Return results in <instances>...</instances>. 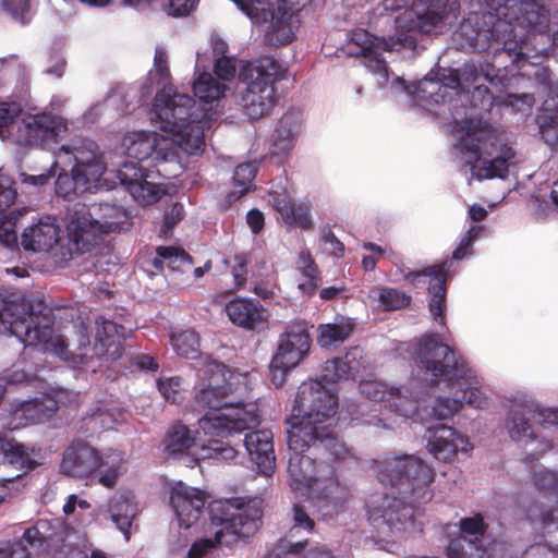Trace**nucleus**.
Instances as JSON below:
<instances>
[{"label": "nucleus", "mask_w": 558, "mask_h": 558, "mask_svg": "<svg viewBox=\"0 0 558 558\" xmlns=\"http://www.w3.org/2000/svg\"><path fill=\"white\" fill-rule=\"evenodd\" d=\"M495 68L486 63L480 68L465 63L461 69H444L435 77L427 75L408 85L395 77L391 87L404 92L413 104L428 111L448 105L452 117L454 148L462 167L469 169L471 180L504 179L513 162L514 151L505 143L504 133L477 117L473 109L488 110L494 97L485 86L495 84Z\"/></svg>", "instance_id": "f257e3e1"}, {"label": "nucleus", "mask_w": 558, "mask_h": 558, "mask_svg": "<svg viewBox=\"0 0 558 558\" xmlns=\"http://www.w3.org/2000/svg\"><path fill=\"white\" fill-rule=\"evenodd\" d=\"M51 311L40 301H11L0 299V332L10 331L25 347L41 345L73 365H86L95 357L117 360L122 355V338L125 329L116 323L100 318L95 322L94 343L90 327L85 323L66 325L62 333L52 331Z\"/></svg>", "instance_id": "f03ea898"}, {"label": "nucleus", "mask_w": 558, "mask_h": 558, "mask_svg": "<svg viewBox=\"0 0 558 558\" xmlns=\"http://www.w3.org/2000/svg\"><path fill=\"white\" fill-rule=\"evenodd\" d=\"M338 398L333 389L318 380L300 385L292 415L288 418L289 486L306 499L323 500L327 505L339 504L340 486L333 468L327 462L316 463L302 452L310 441L331 426L337 412Z\"/></svg>", "instance_id": "7ed1b4c3"}, {"label": "nucleus", "mask_w": 558, "mask_h": 558, "mask_svg": "<svg viewBox=\"0 0 558 558\" xmlns=\"http://www.w3.org/2000/svg\"><path fill=\"white\" fill-rule=\"evenodd\" d=\"M459 0H381L377 15L400 12L395 19V35L377 37L363 28L349 33L343 47L347 54L361 58L364 66L377 77L380 87L389 83L383 52L414 50L421 34L440 33L457 17Z\"/></svg>", "instance_id": "20e7f679"}, {"label": "nucleus", "mask_w": 558, "mask_h": 558, "mask_svg": "<svg viewBox=\"0 0 558 558\" xmlns=\"http://www.w3.org/2000/svg\"><path fill=\"white\" fill-rule=\"evenodd\" d=\"M547 21L538 0H484L481 12H472L454 33L460 49L485 50L493 41L514 61L532 56L531 45L543 38L537 32Z\"/></svg>", "instance_id": "39448f33"}, {"label": "nucleus", "mask_w": 558, "mask_h": 558, "mask_svg": "<svg viewBox=\"0 0 558 558\" xmlns=\"http://www.w3.org/2000/svg\"><path fill=\"white\" fill-rule=\"evenodd\" d=\"M379 478L391 485V492L375 495L367 502L369 522L380 534L421 532L413 504L433 498L434 470L415 456L393 457L383 462Z\"/></svg>", "instance_id": "423d86ee"}, {"label": "nucleus", "mask_w": 558, "mask_h": 558, "mask_svg": "<svg viewBox=\"0 0 558 558\" xmlns=\"http://www.w3.org/2000/svg\"><path fill=\"white\" fill-rule=\"evenodd\" d=\"M204 359L199 371L203 387L196 395V404L208 411L198 418V427L206 437L233 438L259 423L258 405L243 402L248 391L245 375L230 372L219 362Z\"/></svg>", "instance_id": "0eeeda50"}, {"label": "nucleus", "mask_w": 558, "mask_h": 558, "mask_svg": "<svg viewBox=\"0 0 558 558\" xmlns=\"http://www.w3.org/2000/svg\"><path fill=\"white\" fill-rule=\"evenodd\" d=\"M50 116L53 117V114ZM54 118L61 119L68 128L63 118L59 116H54ZM66 132L68 129L47 146L37 144L38 147L53 150L54 160L45 173H21V182L29 191H37L47 185L59 171L56 181V193L64 198H71L86 192L93 193L113 189L114 182L105 177L107 163L104 154L94 141L87 138L75 140L69 145H61L58 149H54V145L63 138ZM20 146L24 147L23 145ZM33 146H36V144L26 147Z\"/></svg>", "instance_id": "6e6552de"}, {"label": "nucleus", "mask_w": 558, "mask_h": 558, "mask_svg": "<svg viewBox=\"0 0 558 558\" xmlns=\"http://www.w3.org/2000/svg\"><path fill=\"white\" fill-rule=\"evenodd\" d=\"M121 147L131 160L124 161L117 171V178L133 199L141 205L157 202L165 194L160 183L153 181L156 168L158 175H168L167 163L180 166V149L168 136L150 131L126 133Z\"/></svg>", "instance_id": "1a4fd4ad"}, {"label": "nucleus", "mask_w": 558, "mask_h": 558, "mask_svg": "<svg viewBox=\"0 0 558 558\" xmlns=\"http://www.w3.org/2000/svg\"><path fill=\"white\" fill-rule=\"evenodd\" d=\"M148 75L157 85H165L155 96L149 116L151 124L162 131L163 136L171 138L181 151L187 155L201 154L205 146V123L198 119L197 113L191 112L193 98L178 93L171 85H166L170 72L165 48H156L154 68Z\"/></svg>", "instance_id": "9d476101"}, {"label": "nucleus", "mask_w": 558, "mask_h": 558, "mask_svg": "<svg viewBox=\"0 0 558 558\" xmlns=\"http://www.w3.org/2000/svg\"><path fill=\"white\" fill-rule=\"evenodd\" d=\"M215 73L220 81H231L239 71V78L246 85L242 97L244 113L252 120L267 114L276 102L275 84L280 78L281 65L272 58L255 62L236 61L230 57L215 59Z\"/></svg>", "instance_id": "9b49d317"}, {"label": "nucleus", "mask_w": 558, "mask_h": 558, "mask_svg": "<svg viewBox=\"0 0 558 558\" xmlns=\"http://www.w3.org/2000/svg\"><path fill=\"white\" fill-rule=\"evenodd\" d=\"M211 523L219 527L214 537L197 538L187 551L189 558H219L222 546H231L241 537H250L259 527L262 510L257 501L218 500L209 505Z\"/></svg>", "instance_id": "f8f14e48"}, {"label": "nucleus", "mask_w": 558, "mask_h": 558, "mask_svg": "<svg viewBox=\"0 0 558 558\" xmlns=\"http://www.w3.org/2000/svg\"><path fill=\"white\" fill-rule=\"evenodd\" d=\"M415 360L417 365L425 369L433 377H446L454 379L452 389L456 391L464 405L484 410L489 405L487 396L481 390L480 380L475 372L468 363L458 357L449 345L441 343L434 335L423 336L415 348Z\"/></svg>", "instance_id": "ddd939ff"}, {"label": "nucleus", "mask_w": 558, "mask_h": 558, "mask_svg": "<svg viewBox=\"0 0 558 558\" xmlns=\"http://www.w3.org/2000/svg\"><path fill=\"white\" fill-rule=\"evenodd\" d=\"M128 220V211L116 204H75L66 214V253L89 251L104 235L123 230Z\"/></svg>", "instance_id": "4468645a"}, {"label": "nucleus", "mask_w": 558, "mask_h": 558, "mask_svg": "<svg viewBox=\"0 0 558 558\" xmlns=\"http://www.w3.org/2000/svg\"><path fill=\"white\" fill-rule=\"evenodd\" d=\"M65 124L50 113H23L16 102L0 104V138L15 145L47 146L65 131Z\"/></svg>", "instance_id": "2eb2a0df"}, {"label": "nucleus", "mask_w": 558, "mask_h": 558, "mask_svg": "<svg viewBox=\"0 0 558 558\" xmlns=\"http://www.w3.org/2000/svg\"><path fill=\"white\" fill-rule=\"evenodd\" d=\"M236 7L250 17L253 23H269L268 29L276 35L280 44L290 43L293 28L289 24L291 12L299 5L300 0H232ZM198 0H168L165 11L171 16L189 15Z\"/></svg>", "instance_id": "dca6fc26"}, {"label": "nucleus", "mask_w": 558, "mask_h": 558, "mask_svg": "<svg viewBox=\"0 0 558 558\" xmlns=\"http://www.w3.org/2000/svg\"><path fill=\"white\" fill-rule=\"evenodd\" d=\"M163 451L174 459L187 458L191 462L230 461L239 453L233 444L221 437H208L206 444L198 446L193 430L181 423L169 428L163 440Z\"/></svg>", "instance_id": "f3484780"}, {"label": "nucleus", "mask_w": 558, "mask_h": 558, "mask_svg": "<svg viewBox=\"0 0 558 558\" xmlns=\"http://www.w3.org/2000/svg\"><path fill=\"white\" fill-rule=\"evenodd\" d=\"M360 390L367 400L383 402L385 408L405 418L418 414L426 395L422 385L415 380L400 387L389 386L380 380H365L360 384Z\"/></svg>", "instance_id": "a211bd4d"}, {"label": "nucleus", "mask_w": 558, "mask_h": 558, "mask_svg": "<svg viewBox=\"0 0 558 558\" xmlns=\"http://www.w3.org/2000/svg\"><path fill=\"white\" fill-rule=\"evenodd\" d=\"M72 536L69 526L61 519L38 520L33 526L25 530L22 541L8 549L0 550V558H28L31 553L23 542L33 548H58Z\"/></svg>", "instance_id": "6ab92c4d"}, {"label": "nucleus", "mask_w": 558, "mask_h": 558, "mask_svg": "<svg viewBox=\"0 0 558 558\" xmlns=\"http://www.w3.org/2000/svg\"><path fill=\"white\" fill-rule=\"evenodd\" d=\"M311 343L306 324H292L280 333L274 356L295 368L307 356Z\"/></svg>", "instance_id": "aec40b11"}, {"label": "nucleus", "mask_w": 558, "mask_h": 558, "mask_svg": "<svg viewBox=\"0 0 558 558\" xmlns=\"http://www.w3.org/2000/svg\"><path fill=\"white\" fill-rule=\"evenodd\" d=\"M428 432L427 450L438 461H451L459 451L469 453L473 449L469 438L453 427L441 424Z\"/></svg>", "instance_id": "412c9836"}, {"label": "nucleus", "mask_w": 558, "mask_h": 558, "mask_svg": "<svg viewBox=\"0 0 558 558\" xmlns=\"http://www.w3.org/2000/svg\"><path fill=\"white\" fill-rule=\"evenodd\" d=\"M451 265L452 262L446 260L439 265L425 268L422 271H409L404 275V278L411 283H414L416 279H420L421 277L429 278V312L435 320H438L439 318L440 325H445L444 312L446 310V280L447 271Z\"/></svg>", "instance_id": "4be33fe9"}, {"label": "nucleus", "mask_w": 558, "mask_h": 558, "mask_svg": "<svg viewBox=\"0 0 558 558\" xmlns=\"http://www.w3.org/2000/svg\"><path fill=\"white\" fill-rule=\"evenodd\" d=\"M170 502L180 526L189 529L197 522L203 513L206 495L204 492L180 482L172 487Z\"/></svg>", "instance_id": "5701e85b"}, {"label": "nucleus", "mask_w": 558, "mask_h": 558, "mask_svg": "<svg viewBox=\"0 0 558 558\" xmlns=\"http://www.w3.org/2000/svg\"><path fill=\"white\" fill-rule=\"evenodd\" d=\"M62 241L57 218L46 216L26 227L22 233V245L27 251L49 252Z\"/></svg>", "instance_id": "b1692460"}, {"label": "nucleus", "mask_w": 558, "mask_h": 558, "mask_svg": "<svg viewBox=\"0 0 558 558\" xmlns=\"http://www.w3.org/2000/svg\"><path fill=\"white\" fill-rule=\"evenodd\" d=\"M57 410L58 402L49 396L19 402L11 410L7 426L13 430L31 424L43 423L51 417Z\"/></svg>", "instance_id": "393cba45"}, {"label": "nucleus", "mask_w": 558, "mask_h": 558, "mask_svg": "<svg viewBox=\"0 0 558 558\" xmlns=\"http://www.w3.org/2000/svg\"><path fill=\"white\" fill-rule=\"evenodd\" d=\"M302 125L300 111H287L276 124L271 134L269 151L278 158H286L293 150Z\"/></svg>", "instance_id": "a878e982"}, {"label": "nucleus", "mask_w": 558, "mask_h": 558, "mask_svg": "<svg viewBox=\"0 0 558 558\" xmlns=\"http://www.w3.org/2000/svg\"><path fill=\"white\" fill-rule=\"evenodd\" d=\"M98 462L99 453L95 448L76 441L64 450L60 471L70 476L84 477L96 471Z\"/></svg>", "instance_id": "bb28decb"}, {"label": "nucleus", "mask_w": 558, "mask_h": 558, "mask_svg": "<svg viewBox=\"0 0 558 558\" xmlns=\"http://www.w3.org/2000/svg\"><path fill=\"white\" fill-rule=\"evenodd\" d=\"M274 435L270 429L263 428L245 435L243 446L258 471L270 476L275 471Z\"/></svg>", "instance_id": "cd10ccee"}, {"label": "nucleus", "mask_w": 558, "mask_h": 558, "mask_svg": "<svg viewBox=\"0 0 558 558\" xmlns=\"http://www.w3.org/2000/svg\"><path fill=\"white\" fill-rule=\"evenodd\" d=\"M229 319L239 327L250 330H263L267 326L268 313L258 302L239 299L226 305Z\"/></svg>", "instance_id": "c85d7f7f"}, {"label": "nucleus", "mask_w": 558, "mask_h": 558, "mask_svg": "<svg viewBox=\"0 0 558 558\" xmlns=\"http://www.w3.org/2000/svg\"><path fill=\"white\" fill-rule=\"evenodd\" d=\"M529 519L548 538V547H537V553L544 558H558V508L533 507L529 510Z\"/></svg>", "instance_id": "c756f323"}, {"label": "nucleus", "mask_w": 558, "mask_h": 558, "mask_svg": "<svg viewBox=\"0 0 558 558\" xmlns=\"http://www.w3.org/2000/svg\"><path fill=\"white\" fill-rule=\"evenodd\" d=\"M205 60L202 53H197L195 63V78L193 82V93L199 101L205 104H215L226 96L227 85L220 82L211 73L205 71Z\"/></svg>", "instance_id": "7c9ffc66"}, {"label": "nucleus", "mask_w": 558, "mask_h": 558, "mask_svg": "<svg viewBox=\"0 0 558 558\" xmlns=\"http://www.w3.org/2000/svg\"><path fill=\"white\" fill-rule=\"evenodd\" d=\"M13 180L0 171V244L14 247L17 244L16 222L14 217L3 216L16 198Z\"/></svg>", "instance_id": "2f4dec72"}, {"label": "nucleus", "mask_w": 558, "mask_h": 558, "mask_svg": "<svg viewBox=\"0 0 558 558\" xmlns=\"http://www.w3.org/2000/svg\"><path fill=\"white\" fill-rule=\"evenodd\" d=\"M361 360L362 351L353 348L344 356L327 361L322 369L323 380L335 384L353 378L361 367Z\"/></svg>", "instance_id": "473e14b6"}, {"label": "nucleus", "mask_w": 558, "mask_h": 558, "mask_svg": "<svg viewBox=\"0 0 558 558\" xmlns=\"http://www.w3.org/2000/svg\"><path fill=\"white\" fill-rule=\"evenodd\" d=\"M0 448L3 452V460L7 469L13 468L17 472H26L34 469L41 458L40 452L35 447H28L20 442H3L0 440Z\"/></svg>", "instance_id": "72a5a7b5"}, {"label": "nucleus", "mask_w": 558, "mask_h": 558, "mask_svg": "<svg viewBox=\"0 0 558 558\" xmlns=\"http://www.w3.org/2000/svg\"><path fill=\"white\" fill-rule=\"evenodd\" d=\"M128 470V460L123 452L118 450H109L99 454L97 465L98 482L107 488L117 485L119 478Z\"/></svg>", "instance_id": "f704fd0d"}, {"label": "nucleus", "mask_w": 558, "mask_h": 558, "mask_svg": "<svg viewBox=\"0 0 558 558\" xmlns=\"http://www.w3.org/2000/svg\"><path fill=\"white\" fill-rule=\"evenodd\" d=\"M271 202L287 227L312 228L313 222L307 206L292 203L286 195L279 194L274 195Z\"/></svg>", "instance_id": "c9c22d12"}, {"label": "nucleus", "mask_w": 558, "mask_h": 558, "mask_svg": "<svg viewBox=\"0 0 558 558\" xmlns=\"http://www.w3.org/2000/svg\"><path fill=\"white\" fill-rule=\"evenodd\" d=\"M109 512L112 522L129 539V529L132 520L136 517L138 508L134 498L129 493H117L110 499Z\"/></svg>", "instance_id": "e433bc0d"}, {"label": "nucleus", "mask_w": 558, "mask_h": 558, "mask_svg": "<svg viewBox=\"0 0 558 558\" xmlns=\"http://www.w3.org/2000/svg\"><path fill=\"white\" fill-rule=\"evenodd\" d=\"M533 412L534 405L532 403H515L511 407L506 421V427L513 440L520 441L533 435L532 427L527 423V415L532 414Z\"/></svg>", "instance_id": "4c0bfd02"}, {"label": "nucleus", "mask_w": 558, "mask_h": 558, "mask_svg": "<svg viewBox=\"0 0 558 558\" xmlns=\"http://www.w3.org/2000/svg\"><path fill=\"white\" fill-rule=\"evenodd\" d=\"M353 323L350 318L340 317L333 323L322 324L317 328V342L322 348L344 342L353 331Z\"/></svg>", "instance_id": "58836bf2"}, {"label": "nucleus", "mask_w": 558, "mask_h": 558, "mask_svg": "<svg viewBox=\"0 0 558 558\" xmlns=\"http://www.w3.org/2000/svg\"><path fill=\"white\" fill-rule=\"evenodd\" d=\"M296 269L300 272L298 289L303 295H312L320 283L318 268L314 258L307 250H302L296 262Z\"/></svg>", "instance_id": "ea45409f"}, {"label": "nucleus", "mask_w": 558, "mask_h": 558, "mask_svg": "<svg viewBox=\"0 0 558 558\" xmlns=\"http://www.w3.org/2000/svg\"><path fill=\"white\" fill-rule=\"evenodd\" d=\"M257 167L258 165L256 161H250L241 163L235 168L233 173V189L227 196L229 203L239 199L251 191L253 179L257 172Z\"/></svg>", "instance_id": "a19ab883"}, {"label": "nucleus", "mask_w": 558, "mask_h": 558, "mask_svg": "<svg viewBox=\"0 0 558 558\" xmlns=\"http://www.w3.org/2000/svg\"><path fill=\"white\" fill-rule=\"evenodd\" d=\"M154 266L161 271L175 270L181 266H191L190 256L182 250L172 246H159L157 256L153 260Z\"/></svg>", "instance_id": "79ce46f5"}, {"label": "nucleus", "mask_w": 558, "mask_h": 558, "mask_svg": "<svg viewBox=\"0 0 558 558\" xmlns=\"http://www.w3.org/2000/svg\"><path fill=\"white\" fill-rule=\"evenodd\" d=\"M310 447H313L316 451H320L322 449L327 450L335 460H343L350 454L344 442L331 435L329 428L325 432L319 430V435L315 436L314 439L310 441V446L307 448Z\"/></svg>", "instance_id": "37998d69"}, {"label": "nucleus", "mask_w": 558, "mask_h": 558, "mask_svg": "<svg viewBox=\"0 0 558 558\" xmlns=\"http://www.w3.org/2000/svg\"><path fill=\"white\" fill-rule=\"evenodd\" d=\"M170 343L178 355L186 359L195 357L199 347L198 336L190 329L173 331L170 335Z\"/></svg>", "instance_id": "c03bdc74"}, {"label": "nucleus", "mask_w": 558, "mask_h": 558, "mask_svg": "<svg viewBox=\"0 0 558 558\" xmlns=\"http://www.w3.org/2000/svg\"><path fill=\"white\" fill-rule=\"evenodd\" d=\"M463 408L464 401L459 398L454 390L452 397H437L427 415L436 420H448L458 414Z\"/></svg>", "instance_id": "a18cd8bd"}, {"label": "nucleus", "mask_w": 558, "mask_h": 558, "mask_svg": "<svg viewBox=\"0 0 558 558\" xmlns=\"http://www.w3.org/2000/svg\"><path fill=\"white\" fill-rule=\"evenodd\" d=\"M368 298L378 301V306L385 311L401 308L409 303V298L392 288H374L369 291Z\"/></svg>", "instance_id": "49530a36"}, {"label": "nucleus", "mask_w": 558, "mask_h": 558, "mask_svg": "<svg viewBox=\"0 0 558 558\" xmlns=\"http://www.w3.org/2000/svg\"><path fill=\"white\" fill-rule=\"evenodd\" d=\"M538 125L543 138L549 146L558 143V109H549L548 101L545 102L543 113L538 116Z\"/></svg>", "instance_id": "de8ad7c7"}, {"label": "nucleus", "mask_w": 558, "mask_h": 558, "mask_svg": "<svg viewBox=\"0 0 558 558\" xmlns=\"http://www.w3.org/2000/svg\"><path fill=\"white\" fill-rule=\"evenodd\" d=\"M157 387L167 401L175 403L183 399L182 383L181 378L178 376L158 379Z\"/></svg>", "instance_id": "09e8293b"}, {"label": "nucleus", "mask_w": 558, "mask_h": 558, "mask_svg": "<svg viewBox=\"0 0 558 558\" xmlns=\"http://www.w3.org/2000/svg\"><path fill=\"white\" fill-rule=\"evenodd\" d=\"M314 529V521L299 506L293 508V525L290 530L291 538L296 537L301 532L311 533Z\"/></svg>", "instance_id": "8fccbe9b"}, {"label": "nucleus", "mask_w": 558, "mask_h": 558, "mask_svg": "<svg viewBox=\"0 0 558 558\" xmlns=\"http://www.w3.org/2000/svg\"><path fill=\"white\" fill-rule=\"evenodd\" d=\"M292 369V366L280 360L277 361V357L272 356L269 365V376L271 383L276 387H281L286 383V379Z\"/></svg>", "instance_id": "3c124183"}, {"label": "nucleus", "mask_w": 558, "mask_h": 558, "mask_svg": "<svg viewBox=\"0 0 558 558\" xmlns=\"http://www.w3.org/2000/svg\"><path fill=\"white\" fill-rule=\"evenodd\" d=\"M484 230L482 226H472L468 232L463 235L459 246L453 252V259L460 260L464 258L469 253L468 248L478 238L480 233Z\"/></svg>", "instance_id": "603ef678"}, {"label": "nucleus", "mask_w": 558, "mask_h": 558, "mask_svg": "<svg viewBox=\"0 0 558 558\" xmlns=\"http://www.w3.org/2000/svg\"><path fill=\"white\" fill-rule=\"evenodd\" d=\"M366 404H359L356 409L349 410L353 420H361L364 424L373 425L376 427H389L386 417H379L377 414L365 413Z\"/></svg>", "instance_id": "864d4df0"}, {"label": "nucleus", "mask_w": 558, "mask_h": 558, "mask_svg": "<svg viewBox=\"0 0 558 558\" xmlns=\"http://www.w3.org/2000/svg\"><path fill=\"white\" fill-rule=\"evenodd\" d=\"M29 0H2V4L5 11H8L15 20L21 23H26V13L28 11Z\"/></svg>", "instance_id": "5fc2aeb1"}, {"label": "nucleus", "mask_w": 558, "mask_h": 558, "mask_svg": "<svg viewBox=\"0 0 558 558\" xmlns=\"http://www.w3.org/2000/svg\"><path fill=\"white\" fill-rule=\"evenodd\" d=\"M502 102L518 111H523L524 109H530L534 105V97L530 94H509L502 99Z\"/></svg>", "instance_id": "6e6d98bb"}, {"label": "nucleus", "mask_w": 558, "mask_h": 558, "mask_svg": "<svg viewBox=\"0 0 558 558\" xmlns=\"http://www.w3.org/2000/svg\"><path fill=\"white\" fill-rule=\"evenodd\" d=\"M184 207L182 204H174L170 208V210L165 216V222L161 228V232L167 235L173 226H175L179 221H181L184 217Z\"/></svg>", "instance_id": "4d7b16f0"}, {"label": "nucleus", "mask_w": 558, "mask_h": 558, "mask_svg": "<svg viewBox=\"0 0 558 558\" xmlns=\"http://www.w3.org/2000/svg\"><path fill=\"white\" fill-rule=\"evenodd\" d=\"M537 420L544 427V429H553L558 427V410L544 409L538 411Z\"/></svg>", "instance_id": "13d9d810"}, {"label": "nucleus", "mask_w": 558, "mask_h": 558, "mask_svg": "<svg viewBox=\"0 0 558 558\" xmlns=\"http://www.w3.org/2000/svg\"><path fill=\"white\" fill-rule=\"evenodd\" d=\"M246 258L244 256H235L234 265L232 266V276L236 287H241L245 282Z\"/></svg>", "instance_id": "bf43d9fd"}, {"label": "nucleus", "mask_w": 558, "mask_h": 558, "mask_svg": "<svg viewBox=\"0 0 558 558\" xmlns=\"http://www.w3.org/2000/svg\"><path fill=\"white\" fill-rule=\"evenodd\" d=\"M65 558H105V555L87 547L70 548Z\"/></svg>", "instance_id": "052dcab7"}, {"label": "nucleus", "mask_w": 558, "mask_h": 558, "mask_svg": "<svg viewBox=\"0 0 558 558\" xmlns=\"http://www.w3.org/2000/svg\"><path fill=\"white\" fill-rule=\"evenodd\" d=\"M246 221L254 233H258L264 227V215L257 209H251L246 215Z\"/></svg>", "instance_id": "680f3d73"}, {"label": "nucleus", "mask_w": 558, "mask_h": 558, "mask_svg": "<svg viewBox=\"0 0 558 558\" xmlns=\"http://www.w3.org/2000/svg\"><path fill=\"white\" fill-rule=\"evenodd\" d=\"M325 250L330 254L339 255L343 252V244L332 234L328 233L323 238Z\"/></svg>", "instance_id": "e2e57ef3"}, {"label": "nucleus", "mask_w": 558, "mask_h": 558, "mask_svg": "<svg viewBox=\"0 0 558 558\" xmlns=\"http://www.w3.org/2000/svg\"><path fill=\"white\" fill-rule=\"evenodd\" d=\"M210 46L216 59L219 57H227L226 53L228 51V44L223 38L217 35H213L210 38Z\"/></svg>", "instance_id": "0e129e2a"}, {"label": "nucleus", "mask_w": 558, "mask_h": 558, "mask_svg": "<svg viewBox=\"0 0 558 558\" xmlns=\"http://www.w3.org/2000/svg\"><path fill=\"white\" fill-rule=\"evenodd\" d=\"M22 473L15 474H2L0 476V502L4 500V498L9 495V489L7 487V483L12 482L15 478H19Z\"/></svg>", "instance_id": "69168bd1"}, {"label": "nucleus", "mask_w": 558, "mask_h": 558, "mask_svg": "<svg viewBox=\"0 0 558 558\" xmlns=\"http://www.w3.org/2000/svg\"><path fill=\"white\" fill-rule=\"evenodd\" d=\"M136 364L143 369L156 371L158 368L157 362L149 355L137 356Z\"/></svg>", "instance_id": "338daca9"}, {"label": "nucleus", "mask_w": 558, "mask_h": 558, "mask_svg": "<svg viewBox=\"0 0 558 558\" xmlns=\"http://www.w3.org/2000/svg\"><path fill=\"white\" fill-rule=\"evenodd\" d=\"M469 216L473 221H481L487 216V210L480 205H472L469 209Z\"/></svg>", "instance_id": "774afa93"}]
</instances>
